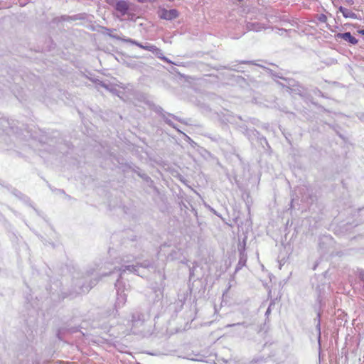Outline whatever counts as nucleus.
I'll return each instance as SVG.
<instances>
[{
  "instance_id": "423d86ee",
  "label": "nucleus",
  "mask_w": 364,
  "mask_h": 364,
  "mask_svg": "<svg viewBox=\"0 0 364 364\" xmlns=\"http://www.w3.org/2000/svg\"><path fill=\"white\" fill-rule=\"evenodd\" d=\"M238 250L240 252L239 261L235 267V272L240 270L244 266H245L247 259V256L245 253V245H240L238 247Z\"/></svg>"
},
{
  "instance_id": "2eb2a0df",
  "label": "nucleus",
  "mask_w": 364,
  "mask_h": 364,
  "mask_svg": "<svg viewBox=\"0 0 364 364\" xmlns=\"http://www.w3.org/2000/svg\"><path fill=\"white\" fill-rule=\"evenodd\" d=\"M315 320H317V323L316 324V328L318 332V341L320 344L321 341V314L318 312L317 314V317Z\"/></svg>"
},
{
  "instance_id": "2f4dec72",
  "label": "nucleus",
  "mask_w": 364,
  "mask_h": 364,
  "mask_svg": "<svg viewBox=\"0 0 364 364\" xmlns=\"http://www.w3.org/2000/svg\"><path fill=\"white\" fill-rule=\"evenodd\" d=\"M317 301L321 304V297L320 295L318 296Z\"/></svg>"
},
{
  "instance_id": "4468645a",
  "label": "nucleus",
  "mask_w": 364,
  "mask_h": 364,
  "mask_svg": "<svg viewBox=\"0 0 364 364\" xmlns=\"http://www.w3.org/2000/svg\"><path fill=\"white\" fill-rule=\"evenodd\" d=\"M97 284V281H91L90 282V284L89 285H85V284H82L80 287V290L77 291V293H85V292H87L90 291V289H91L92 288L93 286H95V284Z\"/></svg>"
},
{
  "instance_id": "dca6fc26",
  "label": "nucleus",
  "mask_w": 364,
  "mask_h": 364,
  "mask_svg": "<svg viewBox=\"0 0 364 364\" xmlns=\"http://www.w3.org/2000/svg\"><path fill=\"white\" fill-rule=\"evenodd\" d=\"M92 81L95 84L97 88L101 87L105 88L106 90H111L108 84H106L105 82L101 81L99 79H92Z\"/></svg>"
},
{
  "instance_id": "aec40b11",
  "label": "nucleus",
  "mask_w": 364,
  "mask_h": 364,
  "mask_svg": "<svg viewBox=\"0 0 364 364\" xmlns=\"http://www.w3.org/2000/svg\"><path fill=\"white\" fill-rule=\"evenodd\" d=\"M168 115H166L165 114H163V119L164 122L168 124L170 127H173V129H176L178 132H181L176 126V124L167 117Z\"/></svg>"
},
{
  "instance_id": "4c0bfd02",
  "label": "nucleus",
  "mask_w": 364,
  "mask_h": 364,
  "mask_svg": "<svg viewBox=\"0 0 364 364\" xmlns=\"http://www.w3.org/2000/svg\"><path fill=\"white\" fill-rule=\"evenodd\" d=\"M274 76L277 77H280L282 78L280 76H279L278 75H275V74H273Z\"/></svg>"
},
{
  "instance_id": "f257e3e1",
  "label": "nucleus",
  "mask_w": 364,
  "mask_h": 364,
  "mask_svg": "<svg viewBox=\"0 0 364 364\" xmlns=\"http://www.w3.org/2000/svg\"><path fill=\"white\" fill-rule=\"evenodd\" d=\"M131 322L133 333L144 335L148 331L145 328L144 315L142 313L139 311L132 313Z\"/></svg>"
},
{
  "instance_id": "5701e85b",
  "label": "nucleus",
  "mask_w": 364,
  "mask_h": 364,
  "mask_svg": "<svg viewBox=\"0 0 364 364\" xmlns=\"http://www.w3.org/2000/svg\"><path fill=\"white\" fill-rule=\"evenodd\" d=\"M139 267L148 268V267H151V263L149 261H144V262L139 264Z\"/></svg>"
},
{
  "instance_id": "1a4fd4ad",
  "label": "nucleus",
  "mask_w": 364,
  "mask_h": 364,
  "mask_svg": "<svg viewBox=\"0 0 364 364\" xmlns=\"http://www.w3.org/2000/svg\"><path fill=\"white\" fill-rule=\"evenodd\" d=\"M144 50L151 51V53L157 55L159 58L167 61V58L166 57L160 56V55H162L161 50L154 45L147 43L144 46Z\"/></svg>"
},
{
  "instance_id": "cd10ccee",
  "label": "nucleus",
  "mask_w": 364,
  "mask_h": 364,
  "mask_svg": "<svg viewBox=\"0 0 364 364\" xmlns=\"http://www.w3.org/2000/svg\"><path fill=\"white\" fill-rule=\"evenodd\" d=\"M272 305V303H271L269 306V307L267 308L266 312H265V315L267 316L270 313H271V306Z\"/></svg>"
},
{
  "instance_id": "b1692460",
  "label": "nucleus",
  "mask_w": 364,
  "mask_h": 364,
  "mask_svg": "<svg viewBox=\"0 0 364 364\" xmlns=\"http://www.w3.org/2000/svg\"><path fill=\"white\" fill-rule=\"evenodd\" d=\"M259 141H260V143L262 144H263V142L265 143L267 145H268V143H267V140L265 137L264 136H260V134L259 135V137H257Z\"/></svg>"
},
{
  "instance_id": "6e6552de",
  "label": "nucleus",
  "mask_w": 364,
  "mask_h": 364,
  "mask_svg": "<svg viewBox=\"0 0 364 364\" xmlns=\"http://www.w3.org/2000/svg\"><path fill=\"white\" fill-rule=\"evenodd\" d=\"M117 271L119 272V277L118 279H119L121 280V278L122 277V275L124 274V272L126 271H129L132 273H134L135 274H137V275H139V264H137L136 265H125V266H122L121 268H119L117 269Z\"/></svg>"
},
{
  "instance_id": "f704fd0d",
  "label": "nucleus",
  "mask_w": 364,
  "mask_h": 364,
  "mask_svg": "<svg viewBox=\"0 0 364 364\" xmlns=\"http://www.w3.org/2000/svg\"><path fill=\"white\" fill-rule=\"evenodd\" d=\"M360 119L364 121V114H362V116L360 117Z\"/></svg>"
},
{
  "instance_id": "7ed1b4c3",
  "label": "nucleus",
  "mask_w": 364,
  "mask_h": 364,
  "mask_svg": "<svg viewBox=\"0 0 364 364\" xmlns=\"http://www.w3.org/2000/svg\"><path fill=\"white\" fill-rule=\"evenodd\" d=\"M114 9L117 12V16L118 18L124 16L127 14L129 10V3L126 0H119L114 4Z\"/></svg>"
},
{
  "instance_id": "412c9836",
  "label": "nucleus",
  "mask_w": 364,
  "mask_h": 364,
  "mask_svg": "<svg viewBox=\"0 0 364 364\" xmlns=\"http://www.w3.org/2000/svg\"><path fill=\"white\" fill-rule=\"evenodd\" d=\"M272 31H275L276 33L282 36L284 33L287 32V30L284 28H272Z\"/></svg>"
},
{
  "instance_id": "a878e982",
  "label": "nucleus",
  "mask_w": 364,
  "mask_h": 364,
  "mask_svg": "<svg viewBox=\"0 0 364 364\" xmlns=\"http://www.w3.org/2000/svg\"><path fill=\"white\" fill-rule=\"evenodd\" d=\"M240 63H243V64H252V65H259L258 64L255 63L254 61H251V60H243V61H241Z\"/></svg>"
},
{
  "instance_id": "0eeeda50",
  "label": "nucleus",
  "mask_w": 364,
  "mask_h": 364,
  "mask_svg": "<svg viewBox=\"0 0 364 364\" xmlns=\"http://www.w3.org/2000/svg\"><path fill=\"white\" fill-rule=\"evenodd\" d=\"M334 37L336 41L338 39H343L351 45H355L358 43V40L353 36L350 32L338 33L335 34Z\"/></svg>"
},
{
  "instance_id": "4be33fe9",
  "label": "nucleus",
  "mask_w": 364,
  "mask_h": 364,
  "mask_svg": "<svg viewBox=\"0 0 364 364\" xmlns=\"http://www.w3.org/2000/svg\"><path fill=\"white\" fill-rule=\"evenodd\" d=\"M317 19L321 23H326L327 21V16L325 14H321L318 16Z\"/></svg>"
},
{
  "instance_id": "c756f323",
  "label": "nucleus",
  "mask_w": 364,
  "mask_h": 364,
  "mask_svg": "<svg viewBox=\"0 0 364 364\" xmlns=\"http://www.w3.org/2000/svg\"><path fill=\"white\" fill-rule=\"evenodd\" d=\"M245 323H233V324H228L227 325V327H232L235 326H239V325H244Z\"/></svg>"
},
{
  "instance_id": "a211bd4d",
  "label": "nucleus",
  "mask_w": 364,
  "mask_h": 364,
  "mask_svg": "<svg viewBox=\"0 0 364 364\" xmlns=\"http://www.w3.org/2000/svg\"><path fill=\"white\" fill-rule=\"evenodd\" d=\"M123 42L129 43L132 45H135L142 49H144V45H142L141 43H139L138 41H136V40L132 39V38H124V39H123Z\"/></svg>"
},
{
  "instance_id": "7c9ffc66",
  "label": "nucleus",
  "mask_w": 364,
  "mask_h": 364,
  "mask_svg": "<svg viewBox=\"0 0 364 364\" xmlns=\"http://www.w3.org/2000/svg\"><path fill=\"white\" fill-rule=\"evenodd\" d=\"M346 2L350 5H352L354 3L353 0H346Z\"/></svg>"
},
{
  "instance_id": "6ab92c4d",
  "label": "nucleus",
  "mask_w": 364,
  "mask_h": 364,
  "mask_svg": "<svg viewBox=\"0 0 364 364\" xmlns=\"http://www.w3.org/2000/svg\"><path fill=\"white\" fill-rule=\"evenodd\" d=\"M245 134L250 139L252 136L259 137V133L255 129H246Z\"/></svg>"
},
{
  "instance_id": "39448f33",
  "label": "nucleus",
  "mask_w": 364,
  "mask_h": 364,
  "mask_svg": "<svg viewBox=\"0 0 364 364\" xmlns=\"http://www.w3.org/2000/svg\"><path fill=\"white\" fill-rule=\"evenodd\" d=\"M299 192L301 195V201L307 203H311L314 200L312 191L306 186L299 188Z\"/></svg>"
},
{
  "instance_id": "9b49d317",
  "label": "nucleus",
  "mask_w": 364,
  "mask_h": 364,
  "mask_svg": "<svg viewBox=\"0 0 364 364\" xmlns=\"http://www.w3.org/2000/svg\"><path fill=\"white\" fill-rule=\"evenodd\" d=\"M246 28L248 31L258 32L266 28L259 22H247Z\"/></svg>"
},
{
  "instance_id": "9d476101",
  "label": "nucleus",
  "mask_w": 364,
  "mask_h": 364,
  "mask_svg": "<svg viewBox=\"0 0 364 364\" xmlns=\"http://www.w3.org/2000/svg\"><path fill=\"white\" fill-rule=\"evenodd\" d=\"M154 112H156L157 114H160V115L161 116V117H162V118H163V114H165L166 115H168V116H169V117H171L172 118L175 119L176 120H177V121H178V122H181V123L186 124V123L185 122V121H184L183 119H181V118H180V117H177V116H175L174 114H170V113H167V112H166L163 109V108H162L161 107H160V106H156V107L154 108Z\"/></svg>"
},
{
  "instance_id": "72a5a7b5",
  "label": "nucleus",
  "mask_w": 364,
  "mask_h": 364,
  "mask_svg": "<svg viewBox=\"0 0 364 364\" xmlns=\"http://www.w3.org/2000/svg\"><path fill=\"white\" fill-rule=\"evenodd\" d=\"M165 247H166V245H163V246H161V250H160V252H161V251H163V248H165Z\"/></svg>"
},
{
  "instance_id": "c9c22d12",
  "label": "nucleus",
  "mask_w": 364,
  "mask_h": 364,
  "mask_svg": "<svg viewBox=\"0 0 364 364\" xmlns=\"http://www.w3.org/2000/svg\"><path fill=\"white\" fill-rule=\"evenodd\" d=\"M294 200H295L294 198H292V199H291V207H292V203H293V202L294 201Z\"/></svg>"
},
{
  "instance_id": "e433bc0d",
  "label": "nucleus",
  "mask_w": 364,
  "mask_h": 364,
  "mask_svg": "<svg viewBox=\"0 0 364 364\" xmlns=\"http://www.w3.org/2000/svg\"><path fill=\"white\" fill-rule=\"evenodd\" d=\"M112 272H109V273H105V274H103L104 276H107L109 275V274H111Z\"/></svg>"
},
{
  "instance_id": "f03ea898",
  "label": "nucleus",
  "mask_w": 364,
  "mask_h": 364,
  "mask_svg": "<svg viewBox=\"0 0 364 364\" xmlns=\"http://www.w3.org/2000/svg\"><path fill=\"white\" fill-rule=\"evenodd\" d=\"M115 288L117 289L115 308L117 309L122 307L127 301V294L124 293L127 289L125 284L119 279L115 283Z\"/></svg>"
},
{
  "instance_id": "ea45409f",
  "label": "nucleus",
  "mask_w": 364,
  "mask_h": 364,
  "mask_svg": "<svg viewBox=\"0 0 364 364\" xmlns=\"http://www.w3.org/2000/svg\"><path fill=\"white\" fill-rule=\"evenodd\" d=\"M193 275V272L191 270L190 271V276L191 277Z\"/></svg>"
},
{
  "instance_id": "ddd939ff",
  "label": "nucleus",
  "mask_w": 364,
  "mask_h": 364,
  "mask_svg": "<svg viewBox=\"0 0 364 364\" xmlns=\"http://www.w3.org/2000/svg\"><path fill=\"white\" fill-rule=\"evenodd\" d=\"M338 10L339 11H341L343 16V17L348 18H353V19H358V16L356 14H355L354 12L351 11L350 10L343 7V6H340L338 8Z\"/></svg>"
},
{
  "instance_id": "473e14b6",
  "label": "nucleus",
  "mask_w": 364,
  "mask_h": 364,
  "mask_svg": "<svg viewBox=\"0 0 364 364\" xmlns=\"http://www.w3.org/2000/svg\"><path fill=\"white\" fill-rule=\"evenodd\" d=\"M358 33L363 36H364V29L358 31Z\"/></svg>"
},
{
  "instance_id": "a19ab883",
  "label": "nucleus",
  "mask_w": 364,
  "mask_h": 364,
  "mask_svg": "<svg viewBox=\"0 0 364 364\" xmlns=\"http://www.w3.org/2000/svg\"><path fill=\"white\" fill-rule=\"evenodd\" d=\"M169 1H173L174 0H168Z\"/></svg>"
},
{
  "instance_id": "20e7f679",
  "label": "nucleus",
  "mask_w": 364,
  "mask_h": 364,
  "mask_svg": "<svg viewBox=\"0 0 364 364\" xmlns=\"http://www.w3.org/2000/svg\"><path fill=\"white\" fill-rule=\"evenodd\" d=\"M159 17L161 19L171 21L178 17L179 13L178 10L172 9L167 10L166 9H161L158 11Z\"/></svg>"
},
{
  "instance_id": "c85d7f7f",
  "label": "nucleus",
  "mask_w": 364,
  "mask_h": 364,
  "mask_svg": "<svg viewBox=\"0 0 364 364\" xmlns=\"http://www.w3.org/2000/svg\"><path fill=\"white\" fill-rule=\"evenodd\" d=\"M106 1L110 5V6H112L113 7L114 6V4L116 3L117 1L115 0H106Z\"/></svg>"
},
{
  "instance_id": "79ce46f5",
  "label": "nucleus",
  "mask_w": 364,
  "mask_h": 364,
  "mask_svg": "<svg viewBox=\"0 0 364 364\" xmlns=\"http://www.w3.org/2000/svg\"><path fill=\"white\" fill-rule=\"evenodd\" d=\"M363 289H364V284H363Z\"/></svg>"
},
{
  "instance_id": "58836bf2",
  "label": "nucleus",
  "mask_w": 364,
  "mask_h": 364,
  "mask_svg": "<svg viewBox=\"0 0 364 364\" xmlns=\"http://www.w3.org/2000/svg\"><path fill=\"white\" fill-rule=\"evenodd\" d=\"M316 267H317V264L314 265V267H313V269L315 270Z\"/></svg>"
},
{
  "instance_id": "bb28decb",
  "label": "nucleus",
  "mask_w": 364,
  "mask_h": 364,
  "mask_svg": "<svg viewBox=\"0 0 364 364\" xmlns=\"http://www.w3.org/2000/svg\"><path fill=\"white\" fill-rule=\"evenodd\" d=\"M207 206H208V209H209V210H210L213 214H215V215H216L217 216H219V217H220V215H218V213L215 211V209H213V208H211L210 205H207Z\"/></svg>"
},
{
  "instance_id": "f8f14e48",
  "label": "nucleus",
  "mask_w": 364,
  "mask_h": 364,
  "mask_svg": "<svg viewBox=\"0 0 364 364\" xmlns=\"http://www.w3.org/2000/svg\"><path fill=\"white\" fill-rule=\"evenodd\" d=\"M101 28V33L104 35H107L114 39H116V40H118V41H122L123 42V39H124V38H122L119 36H117V35H113L112 33L114 31H116V29H113V28H107V27H105V26H101L100 27Z\"/></svg>"
},
{
  "instance_id": "f3484780",
  "label": "nucleus",
  "mask_w": 364,
  "mask_h": 364,
  "mask_svg": "<svg viewBox=\"0 0 364 364\" xmlns=\"http://www.w3.org/2000/svg\"><path fill=\"white\" fill-rule=\"evenodd\" d=\"M180 254L179 250L173 249L171 252L168 255L167 258L171 260L176 259L178 258Z\"/></svg>"
},
{
  "instance_id": "393cba45",
  "label": "nucleus",
  "mask_w": 364,
  "mask_h": 364,
  "mask_svg": "<svg viewBox=\"0 0 364 364\" xmlns=\"http://www.w3.org/2000/svg\"><path fill=\"white\" fill-rule=\"evenodd\" d=\"M62 18H63L64 21H67V20H69V19H71V20H76V19H77V18L76 17V16H62Z\"/></svg>"
}]
</instances>
